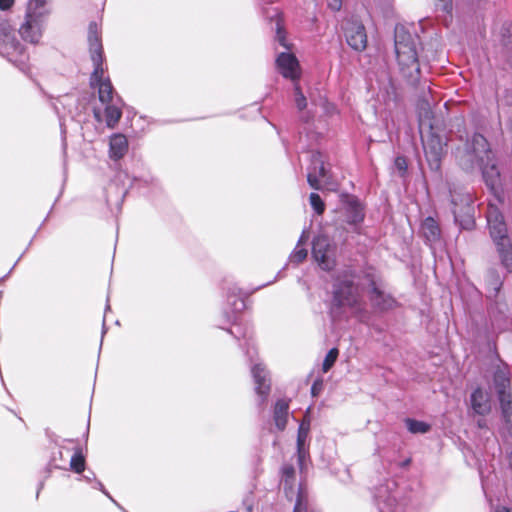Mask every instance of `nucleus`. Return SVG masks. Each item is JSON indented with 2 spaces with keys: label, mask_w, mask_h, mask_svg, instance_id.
<instances>
[{
  "label": "nucleus",
  "mask_w": 512,
  "mask_h": 512,
  "mask_svg": "<svg viewBox=\"0 0 512 512\" xmlns=\"http://www.w3.org/2000/svg\"><path fill=\"white\" fill-rule=\"evenodd\" d=\"M395 166L397 167V169L401 172H405L406 169H407V162H406V159L404 157H397L395 159Z\"/></svg>",
  "instance_id": "nucleus-32"
},
{
  "label": "nucleus",
  "mask_w": 512,
  "mask_h": 512,
  "mask_svg": "<svg viewBox=\"0 0 512 512\" xmlns=\"http://www.w3.org/2000/svg\"><path fill=\"white\" fill-rule=\"evenodd\" d=\"M364 218L363 209L360 204L351 202L346 206V222L352 225L360 223Z\"/></svg>",
  "instance_id": "nucleus-22"
},
{
  "label": "nucleus",
  "mask_w": 512,
  "mask_h": 512,
  "mask_svg": "<svg viewBox=\"0 0 512 512\" xmlns=\"http://www.w3.org/2000/svg\"><path fill=\"white\" fill-rule=\"evenodd\" d=\"M122 112L116 105H108L105 108L106 124L108 127L113 128L119 122Z\"/></svg>",
  "instance_id": "nucleus-24"
},
{
  "label": "nucleus",
  "mask_w": 512,
  "mask_h": 512,
  "mask_svg": "<svg viewBox=\"0 0 512 512\" xmlns=\"http://www.w3.org/2000/svg\"><path fill=\"white\" fill-rule=\"evenodd\" d=\"M366 287V274H344L339 277L334 285L332 314L341 317L344 312H349L360 316L365 311L360 292L366 291Z\"/></svg>",
  "instance_id": "nucleus-1"
},
{
  "label": "nucleus",
  "mask_w": 512,
  "mask_h": 512,
  "mask_svg": "<svg viewBox=\"0 0 512 512\" xmlns=\"http://www.w3.org/2000/svg\"><path fill=\"white\" fill-rule=\"evenodd\" d=\"M277 40L279 41V43L282 46L286 47L285 38L282 35L281 27H280V23L279 22H277Z\"/></svg>",
  "instance_id": "nucleus-36"
},
{
  "label": "nucleus",
  "mask_w": 512,
  "mask_h": 512,
  "mask_svg": "<svg viewBox=\"0 0 512 512\" xmlns=\"http://www.w3.org/2000/svg\"><path fill=\"white\" fill-rule=\"evenodd\" d=\"M405 424L409 432L413 434H424L430 430V425L423 421L414 419H406Z\"/></svg>",
  "instance_id": "nucleus-25"
},
{
  "label": "nucleus",
  "mask_w": 512,
  "mask_h": 512,
  "mask_svg": "<svg viewBox=\"0 0 512 512\" xmlns=\"http://www.w3.org/2000/svg\"><path fill=\"white\" fill-rule=\"evenodd\" d=\"M438 6L445 12H450L452 9L451 0H439Z\"/></svg>",
  "instance_id": "nucleus-33"
},
{
  "label": "nucleus",
  "mask_w": 512,
  "mask_h": 512,
  "mask_svg": "<svg viewBox=\"0 0 512 512\" xmlns=\"http://www.w3.org/2000/svg\"><path fill=\"white\" fill-rule=\"evenodd\" d=\"M309 202L316 214L322 215L325 211V203L317 193H311Z\"/></svg>",
  "instance_id": "nucleus-27"
},
{
  "label": "nucleus",
  "mask_w": 512,
  "mask_h": 512,
  "mask_svg": "<svg viewBox=\"0 0 512 512\" xmlns=\"http://www.w3.org/2000/svg\"><path fill=\"white\" fill-rule=\"evenodd\" d=\"M418 37L409 33L404 26L395 28V53L404 77L416 82L420 73L418 62Z\"/></svg>",
  "instance_id": "nucleus-2"
},
{
  "label": "nucleus",
  "mask_w": 512,
  "mask_h": 512,
  "mask_svg": "<svg viewBox=\"0 0 512 512\" xmlns=\"http://www.w3.org/2000/svg\"><path fill=\"white\" fill-rule=\"evenodd\" d=\"M14 5V0H0V10H8Z\"/></svg>",
  "instance_id": "nucleus-35"
},
{
  "label": "nucleus",
  "mask_w": 512,
  "mask_h": 512,
  "mask_svg": "<svg viewBox=\"0 0 512 512\" xmlns=\"http://www.w3.org/2000/svg\"><path fill=\"white\" fill-rule=\"evenodd\" d=\"M495 512H511L507 507L501 506L497 507Z\"/></svg>",
  "instance_id": "nucleus-37"
},
{
  "label": "nucleus",
  "mask_w": 512,
  "mask_h": 512,
  "mask_svg": "<svg viewBox=\"0 0 512 512\" xmlns=\"http://www.w3.org/2000/svg\"><path fill=\"white\" fill-rule=\"evenodd\" d=\"M128 148V142L125 136L117 134L110 139V156L119 159L124 156Z\"/></svg>",
  "instance_id": "nucleus-19"
},
{
  "label": "nucleus",
  "mask_w": 512,
  "mask_h": 512,
  "mask_svg": "<svg viewBox=\"0 0 512 512\" xmlns=\"http://www.w3.org/2000/svg\"><path fill=\"white\" fill-rule=\"evenodd\" d=\"M282 475L284 478L285 486L291 484V481L294 479L295 470L292 465H285L282 469Z\"/></svg>",
  "instance_id": "nucleus-30"
},
{
  "label": "nucleus",
  "mask_w": 512,
  "mask_h": 512,
  "mask_svg": "<svg viewBox=\"0 0 512 512\" xmlns=\"http://www.w3.org/2000/svg\"><path fill=\"white\" fill-rule=\"evenodd\" d=\"M88 43L91 60L94 65L91 85L98 88L99 100L103 104H108L112 100L113 87L109 78H104L103 48L99 28L96 23L89 25Z\"/></svg>",
  "instance_id": "nucleus-3"
},
{
  "label": "nucleus",
  "mask_w": 512,
  "mask_h": 512,
  "mask_svg": "<svg viewBox=\"0 0 512 512\" xmlns=\"http://www.w3.org/2000/svg\"><path fill=\"white\" fill-rule=\"evenodd\" d=\"M492 160L493 158L491 157L489 161H485L482 165L479 166L482 168L483 178L486 185L494 193H497V190L501 186V178L500 172Z\"/></svg>",
  "instance_id": "nucleus-14"
},
{
  "label": "nucleus",
  "mask_w": 512,
  "mask_h": 512,
  "mask_svg": "<svg viewBox=\"0 0 512 512\" xmlns=\"http://www.w3.org/2000/svg\"><path fill=\"white\" fill-rule=\"evenodd\" d=\"M309 421H303L300 424L299 430H298V437H297V452H298V462L300 467H303L304 460L307 456V451L304 448L306 439L308 437L309 433Z\"/></svg>",
  "instance_id": "nucleus-18"
},
{
  "label": "nucleus",
  "mask_w": 512,
  "mask_h": 512,
  "mask_svg": "<svg viewBox=\"0 0 512 512\" xmlns=\"http://www.w3.org/2000/svg\"><path fill=\"white\" fill-rule=\"evenodd\" d=\"M487 223L490 235L497 247L503 266L507 271H512V245L507 235L503 215L494 204H489L487 208Z\"/></svg>",
  "instance_id": "nucleus-4"
},
{
  "label": "nucleus",
  "mask_w": 512,
  "mask_h": 512,
  "mask_svg": "<svg viewBox=\"0 0 512 512\" xmlns=\"http://www.w3.org/2000/svg\"><path fill=\"white\" fill-rule=\"evenodd\" d=\"M288 402L285 400L277 401L274 408V421L279 430H284L288 417Z\"/></svg>",
  "instance_id": "nucleus-20"
},
{
  "label": "nucleus",
  "mask_w": 512,
  "mask_h": 512,
  "mask_svg": "<svg viewBox=\"0 0 512 512\" xmlns=\"http://www.w3.org/2000/svg\"><path fill=\"white\" fill-rule=\"evenodd\" d=\"M494 385L501 404L502 414L506 423H512V394L510 380L506 372L499 370L494 375Z\"/></svg>",
  "instance_id": "nucleus-9"
},
{
  "label": "nucleus",
  "mask_w": 512,
  "mask_h": 512,
  "mask_svg": "<svg viewBox=\"0 0 512 512\" xmlns=\"http://www.w3.org/2000/svg\"><path fill=\"white\" fill-rule=\"evenodd\" d=\"M70 467L76 473H81L85 469V459L80 449H77L70 460Z\"/></svg>",
  "instance_id": "nucleus-26"
},
{
  "label": "nucleus",
  "mask_w": 512,
  "mask_h": 512,
  "mask_svg": "<svg viewBox=\"0 0 512 512\" xmlns=\"http://www.w3.org/2000/svg\"><path fill=\"white\" fill-rule=\"evenodd\" d=\"M94 116H95V118L97 119V121H100V120H101V118H100V112H99V111L94 110Z\"/></svg>",
  "instance_id": "nucleus-40"
},
{
  "label": "nucleus",
  "mask_w": 512,
  "mask_h": 512,
  "mask_svg": "<svg viewBox=\"0 0 512 512\" xmlns=\"http://www.w3.org/2000/svg\"><path fill=\"white\" fill-rule=\"evenodd\" d=\"M312 256L321 269L330 271L336 265V246L326 235L320 234L313 241Z\"/></svg>",
  "instance_id": "nucleus-8"
},
{
  "label": "nucleus",
  "mask_w": 512,
  "mask_h": 512,
  "mask_svg": "<svg viewBox=\"0 0 512 512\" xmlns=\"http://www.w3.org/2000/svg\"><path fill=\"white\" fill-rule=\"evenodd\" d=\"M319 392V388L317 386V383H315L313 386H312V394L315 396L317 395Z\"/></svg>",
  "instance_id": "nucleus-38"
},
{
  "label": "nucleus",
  "mask_w": 512,
  "mask_h": 512,
  "mask_svg": "<svg viewBox=\"0 0 512 512\" xmlns=\"http://www.w3.org/2000/svg\"><path fill=\"white\" fill-rule=\"evenodd\" d=\"M471 406L475 413L486 415L491 410L490 399L487 393L476 389L471 395Z\"/></svg>",
  "instance_id": "nucleus-16"
},
{
  "label": "nucleus",
  "mask_w": 512,
  "mask_h": 512,
  "mask_svg": "<svg viewBox=\"0 0 512 512\" xmlns=\"http://www.w3.org/2000/svg\"><path fill=\"white\" fill-rule=\"evenodd\" d=\"M348 45L356 51H363L367 46L365 27L357 21H348L345 27Z\"/></svg>",
  "instance_id": "nucleus-11"
},
{
  "label": "nucleus",
  "mask_w": 512,
  "mask_h": 512,
  "mask_svg": "<svg viewBox=\"0 0 512 512\" xmlns=\"http://www.w3.org/2000/svg\"><path fill=\"white\" fill-rule=\"evenodd\" d=\"M465 222H466V224H465V226H464L465 228H469V227L472 225V223H473V221H472V219H471L470 217H468V218L465 220Z\"/></svg>",
  "instance_id": "nucleus-39"
},
{
  "label": "nucleus",
  "mask_w": 512,
  "mask_h": 512,
  "mask_svg": "<svg viewBox=\"0 0 512 512\" xmlns=\"http://www.w3.org/2000/svg\"><path fill=\"white\" fill-rule=\"evenodd\" d=\"M326 177L323 156L319 152H312L311 164L308 168L307 181L315 190L321 189V182Z\"/></svg>",
  "instance_id": "nucleus-12"
},
{
  "label": "nucleus",
  "mask_w": 512,
  "mask_h": 512,
  "mask_svg": "<svg viewBox=\"0 0 512 512\" xmlns=\"http://www.w3.org/2000/svg\"><path fill=\"white\" fill-rule=\"evenodd\" d=\"M328 7L334 11H339L342 7V0H327Z\"/></svg>",
  "instance_id": "nucleus-34"
},
{
  "label": "nucleus",
  "mask_w": 512,
  "mask_h": 512,
  "mask_svg": "<svg viewBox=\"0 0 512 512\" xmlns=\"http://www.w3.org/2000/svg\"><path fill=\"white\" fill-rule=\"evenodd\" d=\"M367 287L369 300L372 306L380 311L389 310L394 306L393 298L386 294L377 284V281L372 274H366Z\"/></svg>",
  "instance_id": "nucleus-10"
},
{
  "label": "nucleus",
  "mask_w": 512,
  "mask_h": 512,
  "mask_svg": "<svg viewBox=\"0 0 512 512\" xmlns=\"http://www.w3.org/2000/svg\"><path fill=\"white\" fill-rule=\"evenodd\" d=\"M422 232L427 240L431 242L436 241L440 234L437 222L431 217L424 220L422 224Z\"/></svg>",
  "instance_id": "nucleus-23"
},
{
  "label": "nucleus",
  "mask_w": 512,
  "mask_h": 512,
  "mask_svg": "<svg viewBox=\"0 0 512 512\" xmlns=\"http://www.w3.org/2000/svg\"><path fill=\"white\" fill-rule=\"evenodd\" d=\"M450 194L451 203L453 205L452 212L454 214L455 220L459 221V218L462 215L468 216L471 199L468 195H453L451 191Z\"/></svg>",
  "instance_id": "nucleus-17"
},
{
  "label": "nucleus",
  "mask_w": 512,
  "mask_h": 512,
  "mask_svg": "<svg viewBox=\"0 0 512 512\" xmlns=\"http://www.w3.org/2000/svg\"><path fill=\"white\" fill-rule=\"evenodd\" d=\"M458 157L462 167L469 170L475 165L489 161L492 153L487 140L480 134H474L471 141L466 144L465 150L459 152Z\"/></svg>",
  "instance_id": "nucleus-6"
},
{
  "label": "nucleus",
  "mask_w": 512,
  "mask_h": 512,
  "mask_svg": "<svg viewBox=\"0 0 512 512\" xmlns=\"http://www.w3.org/2000/svg\"><path fill=\"white\" fill-rule=\"evenodd\" d=\"M308 239V233L303 231L294 251L290 255V262L299 264L306 259L307 250L303 247V245L308 241Z\"/></svg>",
  "instance_id": "nucleus-21"
},
{
  "label": "nucleus",
  "mask_w": 512,
  "mask_h": 512,
  "mask_svg": "<svg viewBox=\"0 0 512 512\" xmlns=\"http://www.w3.org/2000/svg\"><path fill=\"white\" fill-rule=\"evenodd\" d=\"M252 375L256 384V392L263 397L262 400L264 401L270 392L268 373L264 366L261 364H255L252 368Z\"/></svg>",
  "instance_id": "nucleus-15"
},
{
  "label": "nucleus",
  "mask_w": 512,
  "mask_h": 512,
  "mask_svg": "<svg viewBox=\"0 0 512 512\" xmlns=\"http://www.w3.org/2000/svg\"><path fill=\"white\" fill-rule=\"evenodd\" d=\"M511 65H512V60H511Z\"/></svg>",
  "instance_id": "nucleus-41"
},
{
  "label": "nucleus",
  "mask_w": 512,
  "mask_h": 512,
  "mask_svg": "<svg viewBox=\"0 0 512 512\" xmlns=\"http://www.w3.org/2000/svg\"><path fill=\"white\" fill-rule=\"evenodd\" d=\"M276 63L284 77L294 80L299 76V64L294 55L283 52L277 57Z\"/></svg>",
  "instance_id": "nucleus-13"
},
{
  "label": "nucleus",
  "mask_w": 512,
  "mask_h": 512,
  "mask_svg": "<svg viewBox=\"0 0 512 512\" xmlns=\"http://www.w3.org/2000/svg\"><path fill=\"white\" fill-rule=\"evenodd\" d=\"M338 355H339V351L337 348H332L326 355L324 361H323V366H322V369H323V372H328L331 367L334 365V363L336 362L337 358H338Z\"/></svg>",
  "instance_id": "nucleus-28"
},
{
  "label": "nucleus",
  "mask_w": 512,
  "mask_h": 512,
  "mask_svg": "<svg viewBox=\"0 0 512 512\" xmlns=\"http://www.w3.org/2000/svg\"><path fill=\"white\" fill-rule=\"evenodd\" d=\"M293 512H307V505L303 502L301 495H298Z\"/></svg>",
  "instance_id": "nucleus-31"
},
{
  "label": "nucleus",
  "mask_w": 512,
  "mask_h": 512,
  "mask_svg": "<svg viewBox=\"0 0 512 512\" xmlns=\"http://www.w3.org/2000/svg\"><path fill=\"white\" fill-rule=\"evenodd\" d=\"M47 0H30L27 4L25 21L19 33L23 40L36 44L42 37L43 25L48 14Z\"/></svg>",
  "instance_id": "nucleus-5"
},
{
  "label": "nucleus",
  "mask_w": 512,
  "mask_h": 512,
  "mask_svg": "<svg viewBox=\"0 0 512 512\" xmlns=\"http://www.w3.org/2000/svg\"><path fill=\"white\" fill-rule=\"evenodd\" d=\"M295 103L299 110H303L307 106V101L298 85L295 86Z\"/></svg>",
  "instance_id": "nucleus-29"
},
{
  "label": "nucleus",
  "mask_w": 512,
  "mask_h": 512,
  "mask_svg": "<svg viewBox=\"0 0 512 512\" xmlns=\"http://www.w3.org/2000/svg\"><path fill=\"white\" fill-rule=\"evenodd\" d=\"M422 142L425 158L430 169L434 172H439L442 159L446 154V142L432 131L422 135Z\"/></svg>",
  "instance_id": "nucleus-7"
}]
</instances>
